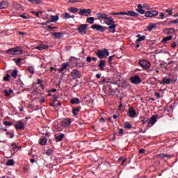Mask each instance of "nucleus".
<instances>
[{"label": "nucleus", "instance_id": "23", "mask_svg": "<svg viewBox=\"0 0 178 178\" xmlns=\"http://www.w3.org/2000/svg\"><path fill=\"white\" fill-rule=\"evenodd\" d=\"M55 138H56V143H59L60 141H62L63 138H65V134H60L58 136L55 135Z\"/></svg>", "mask_w": 178, "mask_h": 178}, {"label": "nucleus", "instance_id": "48", "mask_svg": "<svg viewBox=\"0 0 178 178\" xmlns=\"http://www.w3.org/2000/svg\"><path fill=\"white\" fill-rule=\"evenodd\" d=\"M28 1H29V2H31V3H38V4H40L42 2L41 0H28Z\"/></svg>", "mask_w": 178, "mask_h": 178}, {"label": "nucleus", "instance_id": "25", "mask_svg": "<svg viewBox=\"0 0 178 178\" xmlns=\"http://www.w3.org/2000/svg\"><path fill=\"white\" fill-rule=\"evenodd\" d=\"M140 120L142 122L143 124H146V123L149 124V118L147 117H140Z\"/></svg>", "mask_w": 178, "mask_h": 178}, {"label": "nucleus", "instance_id": "58", "mask_svg": "<svg viewBox=\"0 0 178 178\" xmlns=\"http://www.w3.org/2000/svg\"><path fill=\"white\" fill-rule=\"evenodd\" d=\"M71 3H76V2H81V0H70Z\"/></svg>", "mask_w": 178, "mask_h": 178}, {"label": "nucleus", "instance_id": "15", "mask_svg": "<svg viewBox=\"0 0 178 178\" xmlns=\"http://www.w3.org/2000/svg\"><path fill=\"white\" fill-rule=\"evenodd\" d=\"M96 55L99 59H104L105 58V52L104 50L99 49Z\"/></svg>", "mask_w": 178, "mask_h": 178}, {"label": "nucleus", "instance_id": "3", "mask_svg": "<svg viewBox=\"0 0 178 178\" xmlns=\"http://www.w3.org/2000/svg\"><path fill=\"white\" fill-rule=\"evenodd\" d=\"M129 81L132 84H136L138 86V84H141L143 83V80H141V78H140V76L138 74L134 75L129 78Z\"/></svg>", "mask_w": 178, "mask_h": 178}, {"label": "nucleus", "instance_id": "5", "mask_svg": "<svg viewBox=\"0 0 178 178\" xmlns=\"http://www.w3.org/2000/svg\"><path fill=\"white\" fill-rule=\"evenodd\" d=\"M71 77H72V80H76V79H81L83 75H81V72L79 70L74 69L71 72Z\"/></svg>", "mask_w": 178, "mask_h": 178}, {"label": "nucleus", "instance_id": "63", "mask_svg": "<svg viewBox=\"0 0 178 178\" xmlns=\"http://www.w3.org/2000/svg\"><path fill=\"white\" fill-rule=\"evenodd\" d=\"M177 47V44L175 42L171 44V48H176Z\"/></svg>", "mask_w": 178, "mask_h": 178}, {"label": "nucleus", "instance_id": "37", "mask_svg": "<svg viewBox=\"0 0 178 178\" xmlns=\"http://www.w3.org/2000/svg\"><path fill=\"white\" fill-rule=\"evenodd\" d=\"M13 93V90L12 89H9V90H4V94L6 95V97H10V94Z\"/></svg>", "mask_w": 178, "mask_h": 178}, {"label": "nucleus", "instance_id": "50", "mask_svg": "<svg viewBox=\"0 0 178 178\" xmlns=\"http://www.w3.org/2000/svg\"><path fill=\"white\" fill-rule=\"evenodd\" d=\"M115 58V55L111 56L108 57V65L111 66L112 65V60Z\"/></svg>", "mask_w": 178, "mask_h": 178}, {"label": "nucleus", "instance_id": "60", "mask_svg": "<svg viewBox=\"0 0 178 178\" xmlns=\"http://www.w3.org/2000/svg\"><path fill=\"white\" fill-rule=\"evenodd\" d=\"M108 56L109 55V51H108V49H104V56Z\"/></svg>", "mask_w": 178, "mask_h": 178}, {"label": "nucleus", "instance_id": "9", "mask_svg": "<svg viewBox=\"0 0 178 178\" xmlns=\"http://www.w3.org/2000/svg\"><path fill=\"white\" fill-rule=\"evenodd\" d=\"M15 127L16 130H24V129H26V126H24V123H23L22 120L18 121L15 125Z\"/></svg>", "mask_w": 178, "mask_h": 178}, {"label": "nucleus", "instance_id": "45", "mask_svg": "<svg viewBox=\"0 0 178 178\" xmlns=\"http://www.w3.org/2000/svg\"><path fill=\"white\" fill-rule=\"evenodd\" d=\"M170 79L171 83H176L177 81V75H172Z\"/></svg>", "mask_w": 178, "mask_h": 178}, {"label": "nucleus", "instance_id": "11", "mask_svg": "<svg viewBox=\"0 0 178 178\" xmlns=\"http://www.w3.org/2000/svg\"><path fill=\"white\" fill-rule=\"evenodd\" d=\"M62 126L63 127H68V126H70L72 124V119L71 118H65L61 122Z\"/></svg>", "mask_w": 178, "mask_h": 178}, {"label": "nucleus", "instance_id": "35", "mask_svg": "<svg viewBox=\"0 0 178 178\" xmlns=\"http://www.w3.org/2000/svg\"><path fill=\"white\" fill-rule=\"evenodd\" d=\"M94 22H95V18L93 17H88L86 19V23H89V24H94Z\"/></svg>", "mask_w": 178, "mask_h": 178}, {"label": "nucleus", "instance_id": "49", "mask_svg": "<svg viewBox=\"0 0 178 178\" xmlns=\"http://www.w3.org/2000/svg\"><path fill=\"white\" fill-rule=\"evenodd\" d=\"M9 79H10V75L9 74H6L3 78L4 81H9Z\"/></svg>", "mask_w": 178, "mask_h": 178}, {"label": "nucleus", "instance_id": "43", "mask_svg": "<svg viewBox=\"0 0 178 178\" xmlns=\"http://www.w3.org/2000/svg\"><path fill=\"white\" fill-rule=\"evenodd\" d=\"M0 6L1 7V9H5L8 6V3L6 1H2L0 3Z\"/></svg>", "mask_w": 178, "mask_h": 178}, {"label": "nucleus", "instance_id": "1", "mask_svg": "<svg viewBox=\"0 0 178 178\" xmlns=\"http://www.w3.org/2000/svg\"><path fill=\"white\" fill-rule=\"evenodd\" d=\"M6 54H8V55H22L23 54V51L20 47H17L6 50Z\"/></svg>", "mask_w": 178, "mask_h": 178}, {"label": "nucleus", "instance_id": "17", "mask_svg": "<svg viewBox=\"0 0 178 178\" xmlns=\"http://www.w3.org/2000/svg\"><path fill=\"white\" fill-rule=\"evenodd\" d=\"M173 156H175V154H166L165 153L160 154L158 155L159 158H162L163 159H165V158L170 159V158H173Z\"/></svg>", "mask_w": 178, "mask_h": 178}, {"label": "nucleus", "instance_id": "55", "mask_svg": "<svg viewBox=\"0 0 178 178\" xmlns=\"http://www.w3.org/2000/svg\"><path fill=\"white\" fill-rule=\"evenodd\" d=\"M54 98L51 100V102L56 103L58 101V96L56 95H53Z\"/></svg>", "mask_w": 178, "mask_h": 178}, {"label": "nucleus", "instance_id": "34", "mask_svg": "<svg viewBox=\"0 0 178 178\" xmlns=\"http://www.w3.org/2000/svg\"><path fill=\"white\" fill-rule=\"evenodd\" d=\"M50 20L51 23H55V22H58V20H59V17H58V15H51Z\"/></svg>", "mask_w": 178, "mask_h": 178}, {"label": "nucleus", "instance_id": "54", "mask_svg": "<svg viewBox=\"0 0 178 178\" xmlns=\"http://www.w3.org/2000/svg\"><path fill=\"white\" fill-rule=\"evenodd\" d=\"M3 125L4 126H12V122L4 121Z\"/></svg>", "mask_w": 178, "mask_h": 178}, {"label": "nucleus", "instance_id": "26", "mask_svg": "<svg viewBox=\"0 0 178 178\" xmlns=\"http://www.w3.org/2000/svg\"><path fill=\"white\" fill-rule=\"evenodd\" d=\"M47 141H48V139H47L45 136L41 137L39 139V144H40V145H45L47 144Z\"/></svg>", "mask_w": 178, "mask_h": 178}, {"label": "nucleus", "instance_id": "7", "mask_svg": "<svg viewBox=\"0 0 178 178\" xmlns=\"http://www.w3.org/2000/svg\"><path fill=\"white\" fill-rule=\"evenodd\" d=\"M79 15L81 16H88L89 15H91V9L88 8H82L79 10Z\"/></svg>", "mask_w": 178, "mask_h": 178}, {"label": "nucleus", "instance_id": "62", "mask_svg": "<svg viewBox=\"0 0 178 178\" xmlns=\"http://www.w3.org/2000/svg\"><path fill=\"white\" fill-rule=\"evenodd\" d=\"M139 154H145V149H140L139 150Z\"/></svg>", "mask_w": 178, "mask_h": 178}, {"label": "nucleus", "instance_id": "40", "mask_svg": "<svg viewBox=\"0 0 178 178\" xmlns=\"http://www.w3.org/2000/svg\"><path fill=\"white\" fill-rule=\"evenodd\" d=\"M124 127L125 129H131L133 126L129 122H124Z\"/></svg>", "mask_w": 178, "mask_h": 178}, {"label": "nucleus", "instance_id": "61", "mask_svg": "<svg viewBox=\"0 0 178 178\" xmlns=\"http://www.w3.org/2000/svg\"><path fill=\"white\" fill-rule=\"evenodd\" d=\"M154 95H155L156 97H157V98H161V95H160L159 92H156L154 93Z\"/></svg>", "mask_w": 178, "mask_h": 178}, {"label": "nucleus", "instance_id": "51", "mask_svg": "<svg viewBox=\"0 0 178 178\" xmlns=\"http://www.w3.org/2000/svg\"><path fill=\"white\" fill-rule=\"evenodd\" d=\"M142 8L146 9L147 10H149V9H151V7L147 3H144L143 6H142Z\"/></svg>", "mask_w": 178, "mask_h": 178}, {"label": "nucleus", "instance_id": "27", "mask_svg": "<svg viewBox=\"0 0 178 178\" xmlns=\"http://www.w3.org/2000/svg\"><path fill=\"white\" fill-rule=\"evenodd\" d=\"M48 45L44 44H40L36 47V49H38L39 51H42V49H48Z\"/></svg>", "mask_w": 178, "mask_h": 178}, {"label": "nucleus", "instance_id": "22", "mask_svg": "<svg viewBox=\"0 0 178 178\" xmlns=\"http://www.w3.org/2000/svg\"><path fill=\"white\" fill-rule=\"evenodd\" d=\"M105 66H106V60H99V64L98 65V67H99V69L101 70H104V67H105Z\"/></svg>", "mask_w": 178, "mask_h": 178}, {"label": "nucleus", "instance_id": "36", "mask_svg": "<svg viewBox=\"0 0 178 178\" xmlns=\"http://www.w3.org/2000/svg\"><path fill=\"white\" fill-rule=\"evenodd\" d=\"M156 27V24L151 23L148 26H147V31H152V29H155Z\"/></svg>", "mask_w": 178, "mask_h": 178}, {"label": "nucleus", "instance_id": "64", "mask_svg": "<svg viewBox=\"0 0 178 178\" xmlns=\"http://www.w3.org/2000/svg\"><path fill=\"white\" fill-rule=\"evenodd\" d=\"M160 17H161V19H165V13H160Z\"/></svg>", "mask_w": 178, "mask_h": 178}, {"label": "nucleus", "instance_id": "47", "mask_svg": "<svg viewBox=\"0 0 178 178\" xmlns=\"http://www.w3.org/2000/svg\"><path fill=\"white\" fill-rule=\"evenodd\" d=\"M26 72H29L31 74H34V70L32 66H29L26 69Z\"/></svg>", "mask_w": 178, "mask_h": 178}, {"label": "nucleus", "instance_id": "12", "mask_svg": "<svg viewBox=\"0 0 178 178\" xmlns=\"http://www.w3.org/2000/svg\"><path fill=\"white\" fill-rule=\"evenodd\" d=\"M156 120H158V115H154L150 118V120H149V124H152V126H154L155 123H156Z\"/></svg>", "mask_w": 178, "mask_h": 178}, {"label": "nucleus", "instance_id": "24", "mask_svg": "<svg viewBox=\"0 0 178 178\" xmlns=\"http://www.w3.org/2000/svg\"><path fill=\"white\" fill-rule=\"evenodd\" d=\"M70 103L72 104V105H79V104H80V99L77 97H74L70 99Z\"/></svg>", "mask_w": 178, "mask_h": 178}, {"label": "nucleus", "instance_id": "20", "mask_svg": "<svg viewBox=\"0 0 178 178\" xmlns=\"http://www.w3.org/2000/svg\"><path fill=\"white\" fill-rule=\"evenodd\" d=\"M97 19H99V20H102V19H104L105 20H106L107 17H108V15L105 14V13H98L96 15Z\"/></svg>", "mask_w": 178, "mask_h": 178}, {"label": "nucleus", "instance_id": "10", "mask_svg": "<svg viewBox=\"0 0 178 178\" xmlns=\"http://www.w3.org/2000/svg\"><path fill=\"white\" fill-rule=\"evenodd\" d=\"M136 115H137V113L136 112L134 107H129L128 110V116H129V118H136Z\"/></svg>", "mask_w": 178, "mask_h": 178}, {"label": "nucleus", "instance_id": "19", "mask_svg": "<svg viewBox=\"0 0 178 178\" xmlns=\"http://www.w3.org/2000/svg\"><path fill=\"white\" fill-rule=\"evenodd\" d=\"M104 23H105V24H106L107 26H111V25L115 24V21H113V18H112V17H107V18L104 20Z\"/></svg>", "mask_w": 178, "mask_h": 178}, {"label": "nucleus", "instance_id": "13", "mask_svg": "<svg viewBox=\"0 0 178 178\" xmlns=\"http://www.w3.org/2000/svg\"><path fill=\"white\" fill-rule=\"evenodd\" d=\"M50 34L52 37H54V38L56 39L62 38V37H63V33L62 32H51Z\"/></svg>", "mask_w": 178, "mask_h": 178}, {"label": "nucleus", "instance_id": "38", "mask_svg": "<svg viewBox=\"0 0 178 178\" xmlns=\"http://www.w3.org/2000/svg\"><path fill=\"white\" fill-rule=\"evenodd\" d=\"M7 166H13L15 165V160L9 159L6 161Z\"/></svg>", "mask_w": 178, "mask_h": 178}, {"label": "nucleus", "instance_id": "2", "mask_svg": "<svg viewBox=\"0 0 178 178\" xmlns=\"http://www.w3.org/2000/svg\"><path fill=\"white\" fill-rule=\"evenodd\" d=\"M90 29H92V30H96V31H99L100 33H105L108 27L103 26L102 25L98 24H94L90 26Z\"/></svg>", "mask_w": 178, "mask_h": 178}, {"label": "nucleus", "instance_id": "21", "mask_svg": "<svg viewBox=\"0 0 178 178\" xmlns=\"http://www.w3.org/2000/svg\"><path fill=\"white\" fill-rule=\"evenodd\" d=\"M143 5H141V4H138V8L136 9V12H138V13L139 14H140V15H144V14H145V10H144L143 9Z\"/></svg>", "mask_w": 178, "mask_h": 178}, {"label": "nucleus", "instance_id": "14", "mask_svg": "<svg viewBox=\"0 0 178 178\" xmlns=\"http://www.w3.org/2000/svg\"><path fill=\"white\" fill-rule=\"evenodd\" d=\"M109 26L106 29V30H108L110 33H116V24H113L111 25H108Z\"/></svg>", "mask_w": 178, "mask_h": 178}, {"label": "nucleus", "instance_id": "59", "mask_svg": "<svg viewBox=\"0 0 178 178\" xmlns=\"http://www.w3.org/2000/svg\"><path fill=\"white\" fill-rule=\"evenodd\" d=\"M70 13H66L65 15V19H70Z\"/></svg>", "mask_w": 178, "mask_h": 178}, {"label": "nucleus", "instance_id": "33", "mask_svg": "<svg viewBox=\"0 0 178 178\" xmlns=\"http://www.w3.org/2000/svg\"><path fill=\"white\" fill-rule=\"evenodd\" d=\"M43 29L47 30V31H51V30H56L58 29V27L51 26V25H48V26H44Z\"/></svg>", "mask_w": 178, "mask_h": 178}, {"label": "nucleus", "instance_id": "56", "mask_svg": "<svg viewBox=\"0 0 178 178\" xmlns=\"http://www.w3.org/2000/svg\"><path fill=\"white\" fill-rule=\"evenodd\" d=\"M91 60H92V58L91 56H88L86 58V62H88V63H91Z\"/></svg>", "mask_w": 178, "mask_h": 178}, {"label": "nucleus", "instance_id": "31", "mask_svg": "<svg viewBox=\"0 0 178 178\" xmlns=\"http://www.w3.org/2000/svg\"><path fill=\"white\" fill-rule=\"evenodd\" d=\"M172 38H173L172 35H170V36L163 38L161 42H162V44H166V42H168V41L172 40Z\"/></svg>", "mask_w": 178, "mask_h": 178}, {"label": "nucleus", "instance_id": "8", "mask_svg": "<svg viewBox=\"0 0 178 178\" xmlns=\"http://www.w3.org/2000/svg\"><path fill=\"white\" fill-rule=\"evenodd\" d=\"M158 15H159V13L156 10H149L145 13V17H155V16H158Z\"/></svg>", "mask_w": 178, "mask_h": 178}, {"label": "nucleus", "instance_id": "41", "mask_svg": "<svg viewBox=\"0 0 178 178\" xmlns=\"http://www.w3.org/2000/svg\"><path fill=\"white\" fill-rule=\"evenodd\" d=\"M22 60H23V58H18L17 60L16 58L13 59V61L15 62L16 65H17V66H19L20 65V63H22Z\"/></svg>", "mask_w": 178, "mask_h": 178}, {"label": "nucleus", "instance_id": "42", "mask_svg": "<svg viewBox=\"0 0 178 178\" xmlns=\"http://www.w3.org/2000/svg\"><path fill=\"white\" fill-rule=\"evenodd\" d=\"M46 154H47L48 156H51V155H54V149H48L46 151Z\"/></svg>", "mask_w": 178, "mask_h": 178}, {"label": "nucleus", "instance_id": "46", "mask_svg": "<svg viewBox=\"0 0 178 178\" xmlns=\"http://www.w3.org/2000/svg\"><path fill=\"white\" fill-rule=\"evenodd\" d=\"M70 12H71V13H77V12H79V8L72 7L70 8Z\"/></svg>", "mask_w": 178, "mask_h": 178}, {"label": "nucleus", "instance_id": "53", "mask_svg": "<svg viewBox=\"0 0 178 178\" xmlns=\"http://www.w3.org/2000/svg\"><path fill=\"white\" fill-rule=\"evenodd\" d=\"M20 17H22V19H29V15L26 13H23L19 15Z\"/></svg>", "mask_w": 178, "mask_h": 178}, {"label": "nucleus", "instance_id": "39", "mask_svg": "<svg viewBox=\"0 0 178 178\" xmlns=\"http://www.w3.org/2000/svg\"><path fill=\"white\" fill-rule=\"evenodd\" d=\"M17 73H19V71L17 69L14 70L11 73V76L13 77V79H16L17 77Z\"/></svg>", "mask_w": 178, "mask_h": 178}, {"label": "nucleus", "instance_id": "16", "mask_svg": "<svg viewBox=\"0 0 178 178\" xmlns=\"http://www.w3.org/2000/svg\"><path fill=\"white\" fill-rule=\"evenodd\" d=\"M67 67H69V63H63L62 65H61V67L58 69V72L60 73H63V72L65 70H66V69H67Z\"/></svg>", "mask_w": 178, "mask_h": 178}, {"label": "nucleus", "instance_id": "44", "mask_svg": "<svg viewBox=\"0 0 178 178\" xmlns=\"http://www.w3.org/2000/svg\"><path fill=\"white\" fill-rule=\"evenodd\" d=\"M145 35H142L140 38H138L136 41V43L141 42V41H145Z\"/></svg>", "mask_w": 178, "mask_h": 178}, {"label": "nucleus", "instance_id": "29", "mask_svg": "<svg viewBox=\"0 0 178 178\" xmlns=\"http://www.w3.org/2000/svg\"><path fill=\"white\" fill-rule=\"evenodd\" d=\"M165 31L167 35H169L170 34H175V31H176V30H175L173 28H169V29H165Z\"/></svg>", "mask_w": 178, "mask_h": 178}, {"label": "nucleus", "instance_id": "32", "mask_svg": "<svg viewBox=\"0 0 178 178\" xmlns=\"http://www.w3.org/2000/svg\"><path fill=\"white\" fill-rule=\"evenodd\" d=\"M110 15H113L114 16H120L127 15V13H126V11H120L118 13H111Z\"/></svg>", "mask_w": 178, "mask_h": 178}, {"label": "nucleus", "instance_id": "30", "mask_svg": "<svg viewBox=\"0 0 178 178\" xmlns=\"http://www.w3.org/2000/svg\"><path fill=\"white\" fill-rule=\"evenodd\" d=\"M80 109H81V106L72 108V115L77 116V113L80 112Z\"/></svg>", "mask_w": 178, "mask_h": 178}, {"label": "nucleus", "instance_id": "4", "mask_svg": "<svg viewBox=\"0 0 178 178\" xmlns=\"http://www.w3.org/2000/svg\"><path fill=\"white\" fill-rule=\"evenodd\" d=\"M138 65L142 67L143 69H149L151 67V63L145 59L140 60L138 62Z\"/></svg>", "mask_w": 178, "mask_h": 178}, {"label": "nucleus", "instance_id": "6", "mask_svg": "<svg viewBox=\"0 0 178 178\" xmlns=\"http://www.w3.org/2000/svg\"><path fill=\"white\" fill-rule=\"evenodd\" d=\"M88 29V24H81L79 27V29H76V31H78V33H79V34H86V31Z\"/></svg>", "mask_w": 178, "mask_h": 178}, {"label": "nucleus", "instance_id": "52", "mask_svg": "<svg viewBox=\"0 0 178 178\" xmlns=\"http://www.w3.org/2000/svg\"><path fill=\"white\" fill-rule=\"evenodd\" d=\"M178 24V19H176L175 20H171L169 22L168 24Z\"/></svg>", "mask_w": 178, "mask_h": 178}, {"label": "nucleus", "instance_id": "18", "mask_svg": "<svg viewBox=\"0 0 178 178\" xmlns=\"http://www.w3.org/2000/svg\"><path fill=\"white\" fill-rule=\"evenodd\" d=\"M125 15H127V16H131L132 17H138V16H140V14L138 13H136L133 10L128 11Z\"/></svg>", "mask_w": 178, "mask_h": 178}, {"label": "nucleus", "instance_id": "57", "mask_svg": "<svg viewBox=\"0 0 178 178\" xmlns=\"http://www.w3.org/2000/svg\"><path fill=\"white\" fill-rule=\"evenodd\" d=\"M32 13H34L37 17H40V13H42V12L39 11V12H34V11H32Z\"/></svg>", "mask_w": 178, "mask_h": 178}, {"label": "nucleus", "instance_id": "28", "mask_svg": "<svg viewBox=\"0 0 178 178\" xmlns=\"http://www.w3.org/2000/svg\"><path fill=\"white\" fill-rule=\"evenodd\" d=\"M170 78H166V77H164L163 78V80L160 82V84H163V85H165V84H170Z\"/></svg>", "mask_w": 178, "mask_h": 178}]
</instances>
